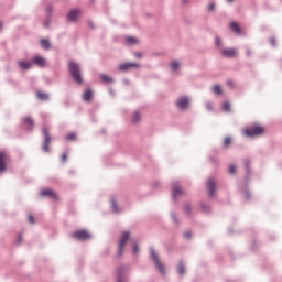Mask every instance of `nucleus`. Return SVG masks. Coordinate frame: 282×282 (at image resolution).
<instances>
[{"mask_svg": "<svg viewBox=\"0 0 282 282\" xmlns=\"http://www.w3.org/2000/svg\"><path fill=\"white\" fill-rule=\"evenodd\" d=\"M176 272L178 276H184L186 274V264L184 263V259H180L176 265Z\"/></svg>", "mask_w": 282, "mask_h": 282, "instance_id": "17", "label": "nucleus"}, {"mask_svg": "<svg viewBox=\"0 0 282 282\" xmlns=\"http://www.w3.org/2000/svg\"><path fill=\"white\" fill-rule=\"evenodd\" d=\"M213 91L217 95V96H221L224 94V89H221V86L219 85H214L213 87Z\"/></svg>", "mask_w": 282, "mask_h": 282, "instance_id": "33", "label": "nucleus"}, {"mask_svg": "<svg viewBox=\"0 0 282 282\" xmlns=\"http://www.w3.org/2000/svg\"><path fill=\"white\" fill-rule=\"evenodd\" d=\"M80 14H82L80 9L78 8L70 9L66 15L67 21L69 23H76V21L80 19Z\"/></svg>", "mask_w": 282, "mask_h": 282, "instance_id": "11", "label": "nucleus"}, {"mask_svg": "<svg viewBox=\"0 0 282 282\" xmlns=\"http://www.w3.org/2000/svg\"><path fill=\"white\" fill-rule=\"evenodd\" d=\"M200 210L205 213V215H210L212 207L210 205H207L206 203H199Z\"/></svg>", "mask_w": 282, "mask_h": 282, "instance_id": "29", "label": "nucleus"}, {"mask_svg": "<svg viewBox=\"0 0 282 282\" xmlns=\"http://www.w3.org/2000/svg\"><path fill=\"white\" fill-rule=\"evenodd\" d=\"M206 188L208 191V197H215V193L217 191V183L215 182V180L209 178L207 181Z\"/></svg>", "mask_w": 282, "mask_h": 282, "instance_id": "15", "label": "nucleus"}, {"mask_svg": "<svg viewBox=\"0 0 282 282\" xmlns=\"http://www.w3.org/2000/svg\"><path fill=\"white\" fill-rule=\"evenodd\" d=\"M123 83L126 84V85H129V79H123Z\"/></svg>", "mask_w": 282, "mask_h": 282, "instance_id": "60", "label": "nucleus"}, {"mask_svg": "<svg viewBox=\"0 0 282 282\" xmlns=\"http://www.w3.org/2000/svg\"><path fill=\"white\" fill-rule=\"evenodd\" d=\"M18 67H20V69H23V72H28V69L32 68V61H19Z\"/></svg>", "mask_w": 282, "mask_h": 282, "instance_id": "21", "label": "nucleus"}, {"mask_svg": "<svg viewBox=\"0 0 282 282\" xmlns=\"http://www.w3.org/2000/svg\"><path fill=\"white\" fill-rule=\"evenodd\" d=\"M246 55H247V56H252V51H250V48H248V50L246 51Z\"/></svg>", "mask_w": 282, "mask_h": 282, "instance_id": "56", "label": "nucleus"}, {"mask_svg": "<svg viewBox=\"0 0 282 282\" xmlns=\"http://www.w3.org/2000/svg\"><path fill=\"white\" fill-rule=\"evenodd\" d=\"M228 232H229V235H232V234L235 232V229L229 228V229H228Z\"/></svg>", "mask_w": 282, "mask_h": 282, "instance_id": "58", "label": "nucleus"}, {"mask_svg": "<svg viewBox=\"0 0 282 282\" xmlns=\"http://www.w3.org/2000/svg\"><path fill=\"white\" fill-rule=\"evenodd\" d=\"M8 162H10V156L8 153L0 151V175L8 171Z\"/></svg>", "mask_w": 282, "mask_h": 282, "instance_id": "10", "label": "nucleus"}, {"mask_svg": "<svg viewBox=\"0 0 282 282\" xmlns=\"http://www.w3.org/2000/svg\"><path fill=\"white\" fill-rule=\"evenodd\" d=\"M263 133H265V127L259 123H254L243 130V134L247 138H259V135H263Z\"/></svg>", "mask_w": 282, "mask_h": 282, "instance_id": "3", "label": "nucleus"}, {"mask_svg": "<svg viewBox=\"0 0 282 282\" xmlns=\"http://www.w3.org/2000/svg\"><path fill=\"white\" fill-rule=\"evenodd\" d=\"M88 28H90V30H96V25L94 24V22L91 20L88 21Z\"/></svg>", "mask_w": 282, "mask_h": 282, "instance_id": "50", "label": "nucleus"}, {"mask_svg": "<svg viewBox=\"0 0 282 282\" xmlns=\"http://www.w3.org/2000/svg\"><path fill=\"white\" fill-rule=\"evenodd\" d=\"M36 98L37 100H42V102H47L50 101V94L37 90Z\"/></svg>", "mask_w": 282, "mask_h": 282, "instance_id": "23", "label": "nucleus"}, {"mask_svg": "<svg viewBox=\"0 0 282 282\" xmlns=\"http://www.w3.org/2000/svg\"><path fill=\"white\" fill-rule=\"evenodd\" d=\"M215 8H216V4L215 2H212L207 6V10L208 12H215Z\"/></svg>", "mask_w": 282, "mask_h": 282, "instance_id": "43", "label": "nucleus"}, {"mask_svg": "<svg viewBox=\"0 0 282 282\" xmlns=\"http://www.w3.org/2000/svg\"><path fill=\"white\" fill-rule=\"evenodd\" d=\"M209 162H213V164L217 163V159L215 156H209Z\"/></svg>", "mask_w": 282, "mask_h": 282, "instance_id": "54", "label": "nucleus"}, {"mask_svg": "<svg viewBox=\"0 0 282 282\" xmlns=\"http://www.w3.org/2000/svg\"><path fill=\"white\" fill-rule=\"evenodd\" d=\"M126 41H127L128 45L138 44V39H135L134 36H128Z\"/></svg>", "mask_w": 282, "mask_h": 282, "instance_id": "35", "label": "nucleus"}, {"mask_svg": "<svg viewBox=\"0 0 282 282\" xmlns=\"http://www.w3.org/2000/svg\"><path fill=\"white\" fill-rule=\"evenodd\" d=\"M188 3V0H182V6H186Z\"/></svg>", "mask_w": 282, "mask_h": 282, "instance_id": "59", "label": "nucleus"}, {"mask_svg": "<svg viewBox=\"0 0 282 282\" xmlns=\"http://www.w3.org/2000/svg\"><path fill=\"white\" fill-rule=\"evenodd\" d=\"M221 111H226L227 113H230L231 111V105L230 101H225L221 105Z\"/></svg>", "mask_w": 282, "mask_h": 282, "instance_id": "30", "label": "nucleus"}, {"mask_svg": "<svg viewBox=\"0 0 282 282\" xmlns=\"http://www.w3.org/2000/svg\"><path fill=\"white\" fill-rule=\"evenodd\" d=\"M40 45L43 50H50V47H52V43L50 42L48 39H41Z\"/></svg>", "mask_w": 282, "mask_h": 282, "instance_id": "26", "label": "nucleus"}, {"mask_svg": "<svg viewBox=\"0 0 282 282\" xmlns=\"http://www.w3.org/2000/svg\"><path fill=\"white\" fill-rule=\"evenodd\" d=\"M228 173L229 175H235L237 173V166L235 164L229 165Z\"/></svg>", "mask_w": 282, "mask_h": 282, "instance_id": "38", "label": "nucleus"}, {"mask_svg": "<svg viewBox=\"0 0 282 282\" xmlns=\"http://www.w3.org/2000/svg\"><path fill=\"white\" fill-rule=\"evenodd\" d=\"M134 56H135V58H142V56H144V55L142 54V52H135Z\"/></svg>", "mask_w": 282, "mask_h": 282, "instance_id": "52", "label": "nucleus"}, {"mask_svg": "<svg viewBox=\"0 0 282 282\" xmlns=\"http://www.w3.org/2000/svg\"><path fill=\"white\" fill-rule=\"evenodd\" d=\"M129 239H131V231H129V230L123 231L119 239L117 257L122 256V252L124 251V246H127V242L129 241Z\"/></svg>", "mask_w": 282, "mask_h": 282, "instance_id": "5", "label": "nucleus"}, {"mask_svg": "<svg viewBox=\"0 0 282 282\" xmlns=\"http://www.w3.org/2000/svg\"><path fill=\"white\" fill-rule=\"evenodd\" d=\"M31 64L36 65L37 67H45V65L47 64V61L45 59V57L41 55H35L31 59Z\"/></svg>", "mask_w": 282, "mask_h": 282, "instance_id": "16", "label": "nucleus"}, {"mask_svg": "<svg viewBox=\"0 0 282 282\" xmlns=\"http://www.w3.org/2000/svg\"><path fill=\"white\" fill-rule=\"evenodd\" d=\"M110 204H111L112 213L118 215V213H120V207L118 206V202L116 200V198H111Z\"/></svg>", "mask_w": 282, "mask_h": 282, "instance_id": "28", "label": "nucleus"}, {"mask_svg": "<svg viewBox=\"0 0 282 282\" xmlns=\"http://www.w3.org/2000/svg\"><path fill=\"white\" fill-rule=\"evenodd\" d=\"M46 12H47V14H52V7H47Z\"/></svg>", "mask_w": 282, "mask_h": 282, "instance_id": "57", "label": "nucleus"}, {"mask_svg": "<svg viewBox=\"0 0 282 282\" xmlns=\"http://www.w3.org/2000/svg\"><path fill=\"white\" fill-rule=\"evenodd\" d=\"M170 217H171L173 224H174L177 228H180V226H181L182 223L180 221V218L177 217V214H175V212H171V213H170Z\"/></svg>", "mask_w": 282, "mask_h": 282, "instance_id": "27", "label": "nucleus"}, {"mask_svg": "<svg viewBox=\"0 0 282 282\" xmlns=\"http://www.w3.org/2000/svg\"><path fill=\"white\" fill-rule=\"evenodd\" d=\"M124 270H127V265H120L117 269L116 282H128L129 278L124 275Z\"/></svg>", "mask_w": 282, "mask_h": 282, "instance_id": "14", "label": "nucleus"}, {"mask_svg": "<svg viewBox=\"0 0 282 282\" xmlns=\"http://www.w3.org/2000/svg\"><path fill=\"white\" fill-rule=\"evenodd\" d=\"M22 241H23V235L18 234V236H17V243H18V246L21 245Z\"/></svg>", "mask_w": 282, "mask_h": 282, "instance_id": "45", "label": "nucleus"}, {"mask_svg": "<svg viewBox=\"0 0 282 282\" xmlns=\"http://www.w3.org/2000/svg\"><path fill=\"white\" fill-rule=\"evenodd\" d=\"M175 106L180 111H186L191 106V99L187 96H182L175 101Z\"/></svg>", "mask_w": 282, "mask_h": 282, "instance_id": "8", "label": "nucleus"}, {"mask_svg": "<svg viewBox=\"0 0 282 282\" xmlns=\"http://www.w3.org/2000/svg\"><path fill=\"white\" fill-rule=\"evenodd\" d=\"M40 197H46L47 199H53V202H58L59 199L58 194H56L52 188L42 189Z\"/></svg>", "mask_w": 282, "mask_h": 282, "instance_id": "12", "label": "nucleus"}, {"mask_svg": "<svg viewBox=\"0 0 282 282\" xmlns=\"http://www.w3.org/2000/svg\"><path fill=\"white\" fill-rule=\"evenodd\" d=\"M99 78H100V80L105 84V85H107V84H113V83H116V79H113L111 76H109V75H107V74H101V75H99Z\"/></svg>", "mask_w": 282, "mask_h": 282, "instance_id": "24", "label": "nucleus"}, {"mask_svg": "<svg viewBox=\"0 0 282 282\" xmlns=\"http://www.w3.org/2000/svg\"><path fill=\"white\" fill-rule=\"evenodd\" d=\"M108 91H109V94H110V96H111L112 98H116V90H113L112 87H110V88L108 89Z\"/></svg>", "mask_w": 282, "mask_h": 282, "instance_id": "47", "label": "nucleus"}, {"mask_svg": "<svg viewBox=\"0 0 282 282\" xmlns=\"http://www.w3.org/2000/svg\"><path fill=\"white\" fill-rule=\"evenodd\" d=\"M183 212L185 217H193V206L191 205V203H185L183 206Z\"/></svg>", "mask_w": 282, "mask_h": 282, "instance_id": "22", "label": "nucleus"}, {"mask_svg": "<svg viewBox=\"0 0 282 282\" xmlns=\"http://www.w3.org/2000/svg\"><path fill=\"white\" fill-rule=\"evenodd\" d=\"M232 144V138L226 137L223 141V149H228Z\"/></svg>", "mask_w": 282, "mask_h": 282, "instance_id": "31", "label": "nucleus"}, {"mask_svg": "<svg viewBox=\"0 0 282 282\" xmlns=\"http://www.w3.org/2000/svg\"><path fill=\"white\" fill-rule=\"evenodd\" d=\"M50 23H51L50 19L45 20L44 28H50Z\"/></svg>", "mask_w": 282, "mask_h": 282, "instance_id": "55", "label": "nucleus"}, {"mask_svg": "<svg viewBox=\"0 0 282 282\" xmlns=\"http://www.w3.org/2000/svg\"><path fill=\"white\" fill-rule=\"evenodd\" d=\"M221 56H225V58H232L235 56H237V50L235 48H224L220 52Z\"/></svg>", "mask_w": 282, "mask_h": 282, "instance_id": "20", "label": "nucleus"}, {"mask_svg": "<svg viewBox=\"0 0 282 282\" xmlns=\"http://www.w3.org/2000/svg\"><path fill=\"white\" fill-rule=\"evenodd\" d=\"M28 221L29 224H31L32 226H34V224H36V219H34V215L30 214L28 216Z\"/></svg>", "mask_w": 282, "mask_h": 282, "instance_id": "42", "label": "nucleus"}, {"mask_svg": "<svg viewBox=\"0 0 282 282\" xmlns=\"http://www.w3.org/2000/svg\"><path fill=\"white\" fill-rule=\"evenodd\" d=\"M68 73L73 83L76 85H83V70L80 69V65L74 59L68 61Z\"/></svg>", "mask_w": 282, "mask_h": 282, "instance_id": "2", "label": "nucleus"}, {"mask_svg": "<svg viewBox=\"0 0 282 282\" xmlns=\"http://www.w3.org/2000/svg\"><path fill=\"white\" fill-rule=\"evenodd\" d=\"M150 252V259L154 261V265H156L158 271L162 276H166V270L164 269V264H162V261H160V256H158V252H155V248L150 247L149 248Z\"/></svg>", "mask_w": 282, "mask_h": 282, "instance_id": "4", "label": "nucleus"}, {"mask_svg": "<svg viewBox=\"0 0 282 282\" xmlns=\"http://www.w3.org/2000/svg\"><path fill=\"white\" fill-rule=\"evenodd\" d=\"M185 23H191V21H188V20H185Z\"/></svg>", "mask_w": 282, "mask_h": 282, "instance_id": "64", "label": "nucleus"}, {"mask_svg": "<svg viewBox=\"0 0 282 282\" xmlns=\"http://www.w3.org/2000/svg\"><path fill=\"white\" fill-rule=\"evenodd\" d=\"M65 140H67L68 142H74V140H76V133L70 132V133L66 134Z\"/></svg>", "mask_w": 282, "mask_h": 282, "instance_id": "37", "label": "nucleus"}, {"mask_svg": "<svg viewBox=\"0 0 282 282\" xmlns=\"http://www.w3.org/2000/svg\"><path fill=\"white\" fill-rule=\"evenodd\" d=\"M140 64L135 62H127L118 66V72L127 73L130 69H140Z\"/></svg>", "mask_w": 282, "mask_h": 282, "instance_id": "9", "label": "nucleus"}, {"mask_svg": "<svg viewBox=\"0 0 282 282\" xmlns=\"http://www.w3.org/2000/svg\"><path fill=\"white\" fill-rule=\"evenodd\" d=\"M141 118H140V111H134V113L132 115V123L133 124H138V122H140Z\"/></svg>", "mask_w": 282, "mask_h": 282, "instance_id": "32", "label": "nucleus"}, {"mask_svg": "<svg viewBox=\"0 0 282 282\" xmlns=\"http://www.w3.org/2000/svg\"><path fill=\"white\" fill-rule=\"evenodd\" d=\"M1 28H3V23L0 22V30H1Z\"/></svg>", "mask_w": 282, "mask_h": 282, "instance_id": "63", "label": "nucleus"}, {"mask_svg": "<svg viewBox=\"0 0 282 282\" xmlns=\"http://www.w3.org/2000/svg\"><path fill=\"white\" fill-rule=\"evenodd\" d=\"M152 188H160V181H155L152 183Z\"/></svg>", "mask_w": 282, "mask_h": 282, "instance_id": "49", "label": "nucleus"}, {"mask_svg": "<svg viewBox=\"0 0 282 282\" xmlns=\"http://www.w3.org/2000/svg\"><path fill=\"white\" fill-rule=\"evenodd\" d=\"M230 30L235 34H241V32H242L241 26L237 22H230Z\"/></svg>", "mask_w": 282, "mask_h": 282, "instance_id": "25", "label": "nucleus"}, {"mask_svg": "<svg viewBox=\"0 0 282 282\" xmlns=\"http://www.w3.org/2000/svg\"><path fill=\"white\" fill-rule=\"evenodd\" d=\"M269 43H270V45H271V47H276V37H274V36H271V37H269Z\"/></svg>", "mask_w": 282, "mask_h": 282, "instance_id": "41", "label": "nucleus"}, {"mask_svg": "<svg viewBox=\"0 0 282 282\" xmlns=\"http://www.w3.org/2000/svg\"><path fill=\"white\" fill-rule=\"evenodd\" d=\"M206 109L207 111H213V104L210 101L206 104Z\"/></svg>", "mask_w": 282, "mask_h": 282, "instance_id": "48", "label": "nucleus"}, {"mask_svg": "<svg viewBox=\"0 0 282 282\" xmlns=\"http://www.w3.org/2000/svg\"><path fill=\"white\" fill-rule=\"evenodd\" d=\"M61 162H62L63 164H65V163L67 162V153H66V152L62 153V155H61Z\"/></svg>", "mask_w": 282, "mask_h": 282, "instance_id": "44", "label": "nucleus"}, {"mask_svg": "<svg viewBox=\"0 0 282 282\" xmlns=\"http://www.w3.org/2000/svg\"><path fill=\"white\" fill-rule=\"evenodd\" d=\"M23 124H26V131L28 133H32L34 131V119L32 117H25L22 119Z\"/></svg>", "mask_w": 282, "mask_h": 282, "instance_id": "18", "label": "nucleus"}, {"mask_svg": "<svg viewBox=\"0 0 282 282\" xmlns=\"http://www.w3.org/2000/svg\"><path fill=\"white\" fill-rule=\"evenodd\" d=\"M183 237L184 239H188V240L193 239V231L191 230L184 231Z\"/></svg>", "mask_w": 282, "mask_h": 282, "instance_id": "40", "label": "nucleus"}, {"mask_svg": "<svg viewBox=\"0 0 282 282\" xmlns=\"http://www.w3.org/2000/svg\"><path fill=\"white\" fill-rule=\"evenodd\" d=\"M138 252H140V245H138V242H133L132 243V254L135 257V254H138Z\"/></svg>", "mask_w": 282, "mask_h": 282, "instance_id": "36", "label": "nucleus"}, {"mask_svg": "<svg viewBox=\"0 0 282 282\" xmlns=\"http://www.w3.org/2000/svg\"><path fill=\"white\" fill-rule=\"evenodd\" d=\"M84 102H91L94 100V90L91 88H87L82 96Z\"/></svg>", "mask_w": 282, "mask_h": 282, "instance_id": "19", "label": "nucleus"}, {"mask_svg": "<svg viewBox=\"0 0 282 282\" xmlns=\"http://www.w3.org/2000/svg\"><path fill=\"white\" fill-rule=\"evenodd\" d=\"M170 67H171L172 72H177V69H180V62L172 61Z\"/></svg>", "mask_w": 282, "mask_h": 282, "instance_id": "34", "label": "nucleus"}, {"mask_svg": "<svg viewBox=\"0 0 282 282\" xmlns=\"http://www.w3.org/2000/svg\"><path fill=\"white\" fill-rule=\"evenodd\" d=\"M258 246H257V240H253L251 243V250H257Z\"/></svg>", "mask_w": 282, "mask_h": 282, "instance_id": "51", "label": "nucleus"}, {"mask_svg": "<svg viewBox=\"0 0 282 282\" xmlns=\"http://www.w3.org/2000/svg\"><path fill=\"white\" fill-rule=\"evenodd\" d=\"M227 85H228V87H230L231 89H235V83L232 82V79H228V80H227Z\"/></svg>", "mask_w": 282, "mask_h": 282, "instance_id": "46", "label": "nucleus"}, {"mask_svg": "<svg viewBox=\"0 0 282 282\" xmlns=\"http://www.w3.org/2000/svg\"><path fill=\"white\" fill-rule=\"evenodd\" d=\"M177 195H186V192L180 187L177 181L172 183V199L173 202H177Z\"/></svg>", "mask_w": 282, "mask_h": 282, "instance_id": "13", "label": "nucleus"}, {"mask_svg": "<svg viewBox=\"0 0 282 282\" xmlns=\"http://www.w3.org/2000/svg\"><path fill=\"white\" fill-rule=\"evenodd\" d=\"M63 105L64 107H69V98H66L64 101H63Z\"/></svg>", "mask_w": 282, "mask_h": 282, "instance_id": "53", "label": "nucleus"}, {"mask_svg": "<svg viewBox=\"0 0 282 282\" xmlns=\"http://www.w3.org/2000/svg\"><path fill=\"white\" fill-rule=\"evenodd\" d=\"M42 135L44 138L42 151H44V153H50V142H52L50 130L47 128H42Z\"/></svg>", "mask_w": 282, "mask_h": 282, "instance_id": "7", "label": "nucleus"}, {"mask_svg": "<svg viewBox=\"0 0 282 282\" xmlns=\"http://www.w3.org/2000/svg\"><path fill=\"white\" fill-rule=\"evenodd\" d=\"M242 162L245 166V181L242 183L238 182V188L243 194L245 202H250L252 199V193L248 184H250V176L252 175V161L250 159H243Z\"/></svg>", "mask_w": 282, "mask_h": 282, "instance_id": "1", "label": "nucleus"}, {"mask_svg": "<svg viewBox=\"0 0 282 282\" xmlns=\"http://www.w3.org/2000/svg\"><path fill=\"white\" fill-rule=\"evenodd\" d=\"M223 46V42H221V37H219V35L215 36V47H221Z\"/></svg>", "mask_w": 282, "mask_h": 282, "instance_id": "39", "label": "nucleus"}, {"mask_svg": "<svg viewBox=\"0 0 282 282\" xmlns=\"http://www.w3.org/2000/svg\"><path fill=\"white\" fill-rule=\"evenodd\" d=\"M100 133H107V130H105V129H102V130H100Z\"/></svg>", "mask_w": 282, "mask_h": 282, "instance_id": "61", "label": "nucleus"}, {"mask_svg": "<svg viewBox=\"0 0 282 282\" xmlns=\"http://www.w3.org/2000/svg\"><path fill=\"white\" fill-rule=\"evenodd\" d=\"M72 237L75 241H89V239H91V235L87 229H77L72 234Z\"/></svg>", "mask_w": 282, "mask_h": 282, "instance_id": "6", "label": "nucleus"}, {"mask_svg": "<svg viewBox=\"0 0 282 282\" xmlns=\"http://www.w3.org/2000/svg\"><path fill=\"white\" fill-rule=\"evenodd\" d=\"M247 67H252V64H247Z\"/></svg>", "mask_w": 282, "mask_h": 282, "instance_id": "62", "label": "nucleus"}]
</instances>
